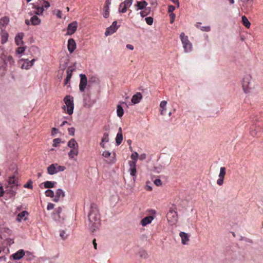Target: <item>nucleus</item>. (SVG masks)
Masks as SVG:
<instances>
[{
	"label": "nucleus",
	"mask_w": 263,
	"mask_h": 263,
	"mask_svg": "<svg viewBox=\"0 0 263 263\" xmlns=\"http://www.w3.org/2000/svg\"><path fill=\"white\" fill-rule=\"evenodd\" d=\"M88 227L89 229L93 232L99 227L100 224V217L99 210L96 205L92 204L90 206V211L88 215Z\"/></svg>",
	"instance_id": "1"
},
{
	"label": "nucleus",
	"mask_w": 263,
	"mask_h": 263,
	"mask_svg": "<svg viewBox=\"0 0 263 263\" xmlns=\"http://www.w3.org/2000/svg\"><path fill=\"white\" fill-rule=\"evenodd\" d=\"M63 100L65 105L62 106V109L65 111L66 108L67 113L70 115H72L74 108L73 98L68 95L66 96Z\"/></svg>",
	"instance_id": "2"
},
{
	"label": "nucleus",
	"mask_w": 263,
	"mask_h": 263,
	"mask_svg": "<svg viewBox=\"0 0 263 263\" xmlns=\"http://www.w3.org/2000/svg\"><path fill=\"white\" fill-rule=\"evenodd\" d=\"M166 218L170 224L173 225L178 221V215L176 211V207L173 205L166 214Z\"/></svg>",
	"instance_id": "3"
},
{
	"label": "nucleus",
	"mask_w": 263,
	"mask_h": 263,
	"mask_svg": "<svg viewBox=\"0 0 263 263\" xmlns=\"http://www.w3.org/2000/svg\"><path fill=\"white\" fill-rule=\"evenodd\" d=\"M252 77L250 74H247L244 76L242 81V87L243 91L247 93L250 92V90L251 88V81Z\"/></svg>",
	"instance_id": "4"
},
{
	"label": "nucleus",
	"mask_w": 263,
	"mask_h": 263,
	"mask_svg": "<svg viewBox=\"0 0 263 263\" xmlns=\"http://www.w3.org/2000/svg\"><path fill=\"white\" fill-rule=\"evenodd\" d=\"M65 170V166L59 165L57 163L52 164L47 167V172L50 175H53L59 172H63Z\"/></svg>",
	"instance_id": "5"
},
{
	"label": "nucleus",
	"mask_w": 263,
	"mask_h": 263,
	"mask_svg": "<svg viewBox=\"0 0 263 263\" xmlns=\"http://www.w3.org/2000/svg\"><path fill=\"white\" fill-rule=\"evenodd\" d=\"M180 37L185 52L190 51L192 48V44L189 41L187 36H185L183 32H182L180 35Z\"/></svg>",
	"instance_id": "6"
},
{
	"label": "nucleus",
	"mask_w": 263,
	"mask_h": 263,
	"mask_svg": "<svg viewBox=\"0 0 263 263\" xmlns=\"http://www.w3.org/2000/svg\"><path fill=\"white\" fill-rule=\"evenodd\" d=\"M80 83L79 84V89L81 92H83L87 84V79L85 74H80Z\"/></svg>",
	"instance_id": "7"
},
{
	"label": "nucleus",
	"mask_w": 263,
	"mask_h": 263,
	"mask_svg": "<svg viewBox=\"0 0 263 263\" xmlns=\"http://www.w3.org/2000/svg\"><path fill=\"white\" fill-rule=\"evenodd\" d=\"M78 28V23L76 21L68 24L67 27V34L69 35L73 34L77 30Z\"/></svg>",
	"instance_id": "8"
},
{
	"label": "nucleus",
	"mask_w": 263,
	"mask_h": 263,
	"mask_svg": "<svg viewBox=\"0 0 263 263\" xmlns=\"http://www.w3.org/2000/svg\"><path fill=\"white\" fill-rule=\"evenodd\" d=\"M117 22L114 21L112 23V25L106 29L105 32V34L106 36H108L109 35L112 34L117 30L118 27L117 26Z\"/></svg>",
	"instance_id": "9"
},
{
	"label": "nucleus",
	"mask_w": 263,
	"mask_h": 263,
	"mask_svg": "<svg viewBox=\"0 0 263 263\" xmlns=\"http://www.w3.org/2000/svg\"><path fill=\"white\" fill-rule=\"evenodd\" d=\"M6 64L3 57H0V76L5 74L6 71Z\"/></svg>",
	"instance_id": "10"
},
{
	"label": "nucleus",
	"mask_w": 263,
	"mask_h": 263,
	"mask_svg": "<svg viewBox=\"0 0 263 263\" xmlns=\"http://www.w3.org/2000/svg\"><path fill=\"white\" fill-rule=\"evenodd\" d=\"M68 50L70 53H72L76 48V43L73 39H70L68 41Z\"/></svg>",
	"instance_id": "11"
},
{
	"label": "nucleus",
	"mask_w": 263,
	"mask_h": 263,
	"mask_svg": "<svg viewBox=\"0 0 263 263\" xmlns=\"http://www.w3.org/2000/svg\"><path fill=\"white\" fill-rule=\"evenodd\" d=\"M35 61V59H32L31 61H29L28 59L24 60V63L22 65L21 68L22 69H29L30 67H31L33 65L34 62Z\"/></svg>",
	"instance_id": "12"
},
{
	"label": "nucleus",
	"mask_w": 263,
	"mask_h": 263,
	"mask_svg": "<svg viewBox=\"0 0 263 263\" xmlns=\"http://www.w3.org/2000/svg\"><path fill=\"white\" fill-rule=\"evenodd\" d=\"M142 98V96L140 92H137L132 98L131 101L133 104L138 103Z\"/></svg>",
	"instance_id": "13"
},
{
	"label": "nucleus",
	"mask_w": 263,
	"mask_h": 263,
	"mask_svg": "<svg viewBox=\"0 0 263 263\" xmlns=\"http://www.w3.org/2000/svg\"><path fill=\"white\" fill-rule=\"evenodd\" d=\"M73 71V69H71L70 68H68L66 70V78L64 81V86L66 85L67 84H68L70 82V80L71 79V78L72 77V73Z\"/></svg>",
	"instance_id": "14"
},
{
	"label": "nucleus",
	"mask_w": 263,
	"mask_h": 263,
	"mask_svg": "<svg viewBox=\"0 0 263 263\" xmlns=\"http://www.w3.org/2000/svg\"><path fill=\"white\" fill-rule=\"evenodd\" d=\"M179 235L181 238L182 243L183 245L187 244V242L189 241L190 236L184 232H181L179 234Z\"/></svg>",
	"instance_id": "15"
},
{
	"label": "nucleus",
	"mask_w": 263,
	"mask_h": 263,
	"mask_svg": "<svg viewBox=\"0 0 263 263\" xmlns=\"http://www.w3.org/2000/svg\"><path fill=\"white\" fill-rule=\"evenodd\" d=\"M154 219V217L152 216H149L143 218L141 220V224L142 226H145L148 224L151 223L152 221Z\"/></svg>",
	"instance_id": "16"
},
{
	"label": "nucleus",
	"mask_w": 263,
	"mask_h": 263,
	"mask_svg": "<svg viewBox=\"0 0 263 263\" xmlns=\"http://www.w3.org/2000/svg\"><path fill=\"white\" fill-rule=\"evenodd\" d=\"M23 33H18L15 37V42L17 45H22L23 44L24 42L23 41V39L24 37Z\"/></svg>",
	"instance_id": "17"
},
{
	"label": "nucleus",
	"mask_w": 263,
	"mask_h": 263,
	"mask_svg": "<svg viewBox=\"0 0 263 263\" xmlns=\"http://www.w3.org/2000/svg\"><path fill=\"white\" fill-rule=\"evenodd\" d=\"M129 164L130 166V169H129L130 174L132 176H136L137 170H136V164H135V162L129 161Z\"/></svg>",
	"instance_id": "18"
},
{
	"label": "nucleus",
	"mask_w": 263,
	"mask_h": 263,
	"mask_svg": "<svg viewBox=\"0 0 263 263\" xmlns=\"http://www.w3.org/2000/svg\"><path fill=\"white\" fill-rule=\"evenodd\" d=\"M25 255V252L23 250H20L12 255L13 259L17 260L22 258Z\"/></svg>",
	"instance_id": "19"
},
{
	"label": "nucleus",
	"mask_w": 263,
	"mask_h": 263,
	"mask_svg": "<svg viewBox=\"0 0 263 263\" xmlns=\"http://www.w3.org/2000/svg\"><path fill=\"white\" fill-rule=\"evenodd\" d=\"M147 5L148 4L146 1H143L141 2H137V4L135 5V7H137V10H142L145 8Z\"/></svg>",
	"instance_id": "20"
},
{
	"label": "nucleus",
	"mask_w": 263,
	"mask_h": 263,
	"mask_svg": "<svg viewBox=\"0 0 263 263\" xmlns=\"http://www.w3.org/2000/svg\"><path fill=\"white\" fill-rule=\"evenodd\" d=\"M68 146L72 149H78V144L74 139H71L68 142Z\"/></svg>",
	"instance_id": "21"
},
{
	"label": "nucleus",
	"mask_w": 263,
	"mask_h": 263,
	"mask_svg": "<svg viewBox=\"0 0 263 263\" xmlns=\"http://www.w3.org/2000/svg\"><path fill=\"white\" fill-rule=\"evenodd\" d=\"M1 35L2 38V43L4 44L8 41V33L4 30H2L1 32Z\"/></svg>",
	"instance_id": "22"
},
{
	"label": "nucleus",
	"mask_w": 263,
	"mask_h": 263,
	"mask_svg": "<svg viewBox=\"0 0 263 263\" xmlns=\"http://www.w3.org/2000/svg\"><path fill=\"white\" fill-rule=\"evenodd\" d=\"M13 186H11L10 188L9 186L7 187V189L6 190V192L10 195V197H14L16 194V192L15 190H13Z\"/></svg>",
	"instance_id": "23"
},
{
	"label": "nucleus",
	"mask_w": 263,
	"mask_h": 263,
	"mask_svg": "<svg viewBox=\"0 0 263 263\" xmlns=\"http://www.w3.org/2000/svg\"><path fill=\"white\" fill-rule=\"evenodd\" d=\"M3 58L4 59L5 61V63L7 64V63H9L10 65H12L14 64V61L13 60V59L12 56L11 55H4Z\"/></svg>",
	"instance_id": "24"
},
{
	"label": "nucleus",
	"mask_w": 263,
	"mask_h": 263,
	"mask_svg": "<svg viewBox=\"0 0 263 263\" xmlns=\"http://www.w3.org/2000/svg\"><path fill=\"white\" fill-rule=\"evenodd\" d=\"M30 21L31 24L33 25H37L40 24V19L36 15H34L31 18Z\"/></svg>",
	"instance_id": "25"
},
{
	"label": "nucleus",
	"mask_w": 263,
	"mask_h": 263,
	"mask_svg": "<svg viewBox=\"0 0 263 263\" xmlns=\"http://www.w3.org/2000/svg\"><path fill=\"white\" fill-rule=\"evenodd\" d=\"M8 182L9 185L15 184L16 186L18 185V182L16 181L14 175L9 177Z\"/></svg>",
	"instance_id": "26"
},
{
	"label": "nucleus",
	"mask_w": 263,
	"mask_h": 263,
	"mask_svg": "<svg viewBox=\"0 0 263 263\" xmlns=\"http://www.w3.org/2000/svg\"><path fill=\"white\" fill-rule=\"evenodd\" d=\"M28 215V213L26 211H24L17 215L16 219L17 221H21L26 215Z\"/></svg>",
	"instance_id": "27"
},
{
	"label": "nucleus",
	"mask_w": 263,
	"mask_h": 263,
	"mask_svg": "<svg viewBox=\"0 0 263 263\" xmlns=\"http://www.w3.org/2000/svg\"><path fill=\"white\" fill-rule=\"evenodd\" d=\"M78 155V149H71L70 152L68 153V156L70 158H73L74 156H77Z\"/></svg>",
	"instance_id": "28"
},
{
	"label": "nucleus",
	"mask_w": 263,
	"mask_h": 263,
	"mask_svg": "<svg viewBox=\"0 0 263 263\" xmlns=\"http://www.w3.org/2000/svg\"><path fill=\"white\" fill-rule=\"evenodd\" d=\"M133 1V0H125L124 2L120 4V7L125 6L127 8H129L132 5Z\"/></svg>",
	"instance_id": "29"
},
{
	"label": "nucleus",
	"mask_w": 263,
	"mask_h": 263,
	"mask_svg": "<svg viewBox=\"0 0 263 263\" xmlns=\"http://www.w3.org/2000/svg\"><path fill=\"white\" fill-rule=\"evenodd\" d=\"M242 23L246 28H249L250 27L251 24L245 16H242Z\"/></svg>",
	"instance_id": "30"
},
{
	"label": "nucleus",
	"mask_w": 263,
	"mask_h": 263,
	"mask_svg": "<svg viewBox=\"0 0 263 263\" xmlns=\"http://www.w3.org/2000/svg\"><path fill=\"white\" fill-rule=\"evenodd\" d=\"M9 22V19L8 17H3L0 19V25L4 27L8 24Z\"/></svg>",
	"instance_id": "31"
},
{
	"label": "nucleus",
	"mask_w": 263,
	"mask_h": 263,
	"mask_svg": "<svg viewBox=\"0 0 263 263\" xmlns=\"http://www.w3.org/2000/svg\"><path fill=\"white\" fill-rule=\"evenodd\" d=\"M117 113L119 117H121L124 114V110L120 105H118L117 107Z\"/></svg>",
	"instance_id": "32"
},
{
	"label": "nucleus",
	"mask_w": 263,
	"mask_h": 263,
	"mask_svg": "<svg viewBox=\"0 0 263 263\" xmlns=\"http://www.w3.org/2000/svg\"><path fill=\"white\" fill-rule=\"evenodd\" d=\"M54 182L50 181H47L44 182L43 184H44V187L47 189H50L53 188L54 186Z\"/></svg>",
	"instance_id": "33"
},
{
	"label": "nucleus",
	"mask_w": 263,
	"mask_h": 263,
	"mask_svg": "<svg viewBox=\"0 0 263 263\" xmlns=\"http://www.w3.org/2000/svg\"><path fill=\"white\" fill-rule=\"evenodd\" d=\"M123 140V135L122 134H117L116 138V142L117 145H120Z\"/></svg>",
	"instance_id": "34"
},
{
	"label": "nucleus",
	"mask_w": 263,
	"mask_h": 263,
	"mask_svg": "<svg viewBox=\"0 0 263 263\" xmlns=\"http://www.w3.org/2000/svg\"><path fill=\"white\" fill-rule=\"evenodd\" d=\"M167 102L165 101H162L161 102L160 106L162 108V110H161V114L162 115H164V111L165 110V106L166 105Z\"/></svg>",
	"instance_id": "35"
},
{
	"label": "nucleus",
	"mask_w": 263,
	"mask_h": 263,
	"mask_svg": "<svg viewBox=\"0 0 263 263\" xmlns=\"http://www.w3.org/2000/svg\"><path fill=\"white\" fill-rule=\"evenodd\" d=\"M55 195L59 197H65V193L61 189H58L55 192Z\"/></svg>",
	"instance_id": "36"
},
{
	"label": "nucleus",
	"mask_w": 263,
	"mask_h": 263,
	"mask_svg": "<svg viewBox=\"0 0 263 263\" xmlns=\"http://www.w3.org/2000/svg\"><path fill=\"white\" fill-rule=\"evenodd\" d=\"M226 168L224 167H221L220 168V173L219 174V177L221 178H224L226 175Z\"/></svg>",
	"instance_id": "37"
},
{
	"label": "nucleus",
	"mask_w": 263,
	"mask_h": 263,
	"mask_svg": "<svg viewBox=\"0 0 263 263\" xmlns=\"http://www.w3.org/2000/svg\"><path fill=\"white\" fill-rule=\"evenodd\" d=\"M138 157L139 155L137 152L133 153L130 156L131 159L133 160L132 162H135V164H136V161L139 158Z\"/></svg>",
	"instance_id": "38"
},
{
	"label": "nucleus",
	"mask_w": 263,
	"mask_h": 263,
	"mask_svg": "<svg viewBox=\"0 0 263 263\" xmlns=\"http://www.w3.org/2000/svg\"><path fill=\"white\" fill-rule=\"evenodd\" d=\"M45 194L47 197H49L51 198L53 197L54 195L53 191L49 189L45 191Z\"/></svg>",
	"instance_id": "39"
},
{
	"label": "nucleus",
	"mask_w": 263,
	"mask_h": 263,
	"mask_svg": "<svg viewBox=\"0 0 263 263\" xmlns=\"http://www.w3.org/2000/svg\"><path fill=\"white\" fill-rule=\"evenodd\" d=\"M102 142H107L109 141V135L107 133L103 134V136L102 139Z\"/></svg>",
	"instance_id": "40"
},
{
	"label": "nucleus",
	"mask_w": 263,
	"mask_h": 263,
	"mask_svg": "<svg viewBox=\"0 0 263 263\" xmlns=\"http://www.w3.org/2000/svg\"><path fill=\"white\" fill-rule=\"evenodd\" d=\"M33 182L31 180H29L27 183L24 185V187L25 188H28L32 189L33 188Z\"/></svg>",
	"instance_id": "41"
},
{
	"label": "nucleus",
	"mask_w": 263,
	"mask_h": 263,
	"mask_svg": "<svg viewBox=\"0 0 263 263\" xmlns=\"http://www.w3.org/2000/svg\"><path fill=\"white\" fill-rule=\"evenodd\" d=\"M61 142V139L60 138H56L53 140V146L57 147L59 144Z\"/></svg>",
	"instance_id": "42"
},
{
	"label": "nucleus",
	"mask_w": 263,
	"mask_h": 263,
	"mask_svg": "<svg viewBox=\"0 0 263 263\" xmlns=\"http://www.w3.org/2000/svg\"><path fill=\"white\" fill-rule=\"evenodd\" d=\"M146 22L148 25H151L153 23V18L149 16L145 18Z\"/></svg>",
	"instance_id": "43"
},
{
	"label": "nucleus",
	"mask_w": 263,
	"mask_h": 263,
	"mask_svg": "<svg viewBox=\"0 0 263 263\" xmlns=\"http://www.w3.org/2000/svg\"><path fill=\"white\" fill-rule=\"evenodd\" d=\"M49 7H50V3L46 1H44L43 3L42 6L41 7H43V9H44V8L48 9Z\"/></svg>",
	"instance_id": "44"
},
{
	"label": "nucleus",
	"mask_w": 263,
	"mask_h": 263,
	"mask_svg": "<svg viewBox=\"0 0 263 263\" xmlns=\"http://www.w3.org/2000/svg\"><path fill=\"white\" fill-rule=\"evenodd\" d=\"M37 11L35 12V14L37 15H40L42 14L44 11V9L43 7H38L36 8Z\"/></svg>",
	"instance_id": "45"
},
{
	"label": "nucleus",
	"mask_w": 263,
	"mask_h": 263,
	"mask_svg": "<svg viewBox=\"0 0 263 263\" xmlns=\"http://www.w3.org/2000/svg\"><path fill=\"white\" fill-rule=\"evenodd\" d=\"M60 236L63 240H65L67 238V235H65V231L63 230L61 232Z\"/></svg>",
	"instance_id": "46"
},
{
	"label": "nucleus",
	"mask_w": 263,
	"mask_h": 263,
	"mask_svg": "<svg viewBox=\"0 0 263 263\" xmlns=\"http://www.w3.org/2000/svg\"><path fill=\"white\" fill-rule=\"evenodd\" d=\"M170 23L173 24L175 21L176 15L174 13H172L170 14Z\"/></svg>",
	"instance_id": "47"
},
{
	"label": "nucleus",
	"mask_w": 263,
	"mask_h": 263,
	"mask_svg": "<svg viewBox=\"0 0 263 263\" xmlns=\"http://www.w3.org/2000/svg\"><path fill=\"white\" fill-rule=\"evenodd\" d=\"M25 51V47H18L16 50V53L18 54H21L24 52Z\"/></svg>",
	"instance_id": "48"
},
{
	"label": "nucleus",
	"mask_w": 263,
	"mask_h": 263,
	"mask_svg": "<svg viewBox=\"0 0 263 263\" xmlns=\"http://www.w3.org/2000/svg\"><path fill=\"white\" fill-rule=\"evenodd\" d=\"M69 135L74 136L75 132V128L74 127H70L68 129Z\"/></svg>",
	"instance_id": "49"
},
{
	"label": "nucleus",
	"mask_w": 263,
	"mask_h": 263,
	"mask_svg": "<svg viewBox=\"0 0 263 263\" xmlns=\"http://www.w3.org/2000/svg\"><path fill=\"white\" fill-rule=\"evenodd\" d=\"M111 155V153L108 151H104L102 154V156L105 158H109Z\"/></svg>",
	"instance_id": "50"
},
{
	"label": "nucleus",
	"mask_w": 263,
	"mask_h": 263,
	"mask_svg": "<svg viewBox=\"0 0 263 263\" xmlns=\"http://www.w3.org/2000/svg\"><path fill=\"white\" fill-rule=\"evenodd\" d=\"M127 8L125 6H123L122 7H119V11L121 13H125L126 12Z\"/></svg>",
	"instance_id": "51"
},
{
	"label": "nucleus",
	"mask_w": 263,
	"mask_h": 263,
	"mask_svg": "<svg viewBox=\"0 0 263 263\" xmlns=\"http://www.w3.org/2000/svg\"><path fill=\"white\" fill-rule=\"evenodd\" d=\"M175 6H174L173 5H170L168 6V12L170 13H172L175 10Z\"/></svg>",
	"instance_id": "52"
},
{
	"label": "nucleus",
	"mask_w": 263,
	"mask_h": 263,
	"mask_svg": "<svg viewBox=\"0 0 263 263\" xmlns=\"http://www.w3.org/2000/svg\"><path fill=\"white\" fill-rule=\"evenodd\" d=\"M201 30L203 31L208 32L210 30V26H203L200 28Z\"/></svg>",
	"instance_id": "53"
},
{
	"label": "nucleus",
	"mask_w": 263,
	"mask_h": 263,
	"mask_svg": "<svg viewBox=\"0 0 263 263\" xmlns=\"http://www.w3.org/2000/svg\"><path fill=\"white\" fill-rule=\"evenodd\" d=\"M62 211V208L60 206L58 207L55 211V213L58 215L59 218H60V214Z\"/></svg>",
	"instance_id": "54"
},
{
	"label": "nucleus",
	"mask_w": 263,
	"mask_h": 263,
	"mask_svg": "<svg viewBox=\"0 0 263 263\" xmlns=\"http://www.w3.org/2000/svg\"><path fill=\"white\" fill-rule=\"evenodd\" d=\"M54 207V204L52 203H49L47 205V210H51L53 209Z\"/></svg>",
	"instance_id": "55"
},
{
	"label": "nucleus",
	"mask_w": 263,
	"mask_h": 263,
	"mask_svg": "<svg viewBox=\"0 0 263 263\" xmlns=\"http://www.w3.org/2000/svg\"><path fill=\"white\" fill-rule=\"evenodd\" d=\"M139 159L140 160H145L146 158V155L144 153L141 154L140 156H139Z\"/></svg>",
	"instance_id": "56"
},
{
	"label": "nucleus",
	"mask_w": 263,
	"mask_h": 263,
	"mask_svg": "<svg viewBox=\"0 0 263 263\" xmlns=\"http://www.w3.org/2000/svg\"><path fill=\"white\" fill-rule=\"evenodd\" d=\"M223 179L224 178H221L219 177V179L217 181V183L219 185H221L223 183Z\"/></svg>",
	"instance_id": "57"
},
{
	"label": "nucleus",
	"mask_w": 263,
	"mask_h": 263,
	"mask_svg": "<svg viewBox=\"0 0 263 263\" xmlns=\"http://www.w3.org/2000/svg\"><path fill=\"white\" fill-rule=\"evenodd\" d=\"M154 183L157 185V186H159L161 184V181L160 179H156L155 181H154Z\"/></svg>",
	"instance_id": "58"
},
{
	"label": "nucleus",
	"mask_w": 263,
	"mask_h": 263,
	"mask_svg": "<svg viewBox=\"0 0 263 263\" xmlns=\"http://www.w3.org/2000/svg\"><path fill=\"white\" fill-rule=\"evenodd\" d=\"M59 130L55 127H53L51 129V135L54 136L55 134L58 132Z\"/></svg>",
	"instance_id": "59"
},
{
	"label": "nucleus",
	"mask_w": 263,
	"mask_h": 263,
	"mask_svg": "<svg viewBox=\"0 0 263 263\" xmlns=\"http://www.w3.org/2000/svg\"><path fill=\"white\" fill-rule=\"evenodd\" d=\"M250 134L253 136L255 137L257 136V132L256 129H253L250 131Z\"/></svg>",
	"instance_id": "60"
},
{
	"label": "nucleus",
	"mask_w": 263,
	"mask_h": 263,
	"mask_svg": "<svg viewBox=\"0 0 263 263\" xmlns=\"http://www.w3.org/2000/svg\"><path fill=\"white\" fill-rule=\"evenodd\" d=\"M61 14H62L61 11H60L59 10H58L57 11L56 15L58 17L61 18L62 17Z\"/></svg>",
	"instance_id": "61"
},
{
	"label": "nucleus",
	"mask_w": 263,
	"mask_h": 263,
	"mask_svg": "<svg viewBox=\"0 0 263 263\" xmlns=\"http://www.w3.org/2000/svg\"><path fill=\"white\" fill-rule=\"evenodd\" d=\"M4 194V191L3 186H0V197L3 196Z\"/></svg>",
	"instance_id": "62"
},
{
	"label": "nucleus",
	"mask_w": 263,
	"mask_h": 263,
	"mask_svg": "<svg viewBox=\"0 0 263 263\" xmlns=\"http://www.w3.org/2000/svg\"><path fill=\"white\" fill-rule=\"evenodd\" d=\"M140 15L142 16V17H144L146 15H147L148 14L147 13L145 12V11H141L140 12Z\"/></svg>",
	"instance_id": "63"
},
{
	"label": "nucleus",
	"mask_w": 263,
	"mask_h": 263,
	"mask_svg": "<svg viewBox=\"0 0 263 263\" xmlns=\"http://www.w3.org/2000/svg\"><path fill=\"white\" fill-rule=\"evenodd\" d=\"M109 11H104V13H103V16L105 17V18H107L108 16H109Z\"/></svg>",
	"instance_id": "64"
}]
</instances>
